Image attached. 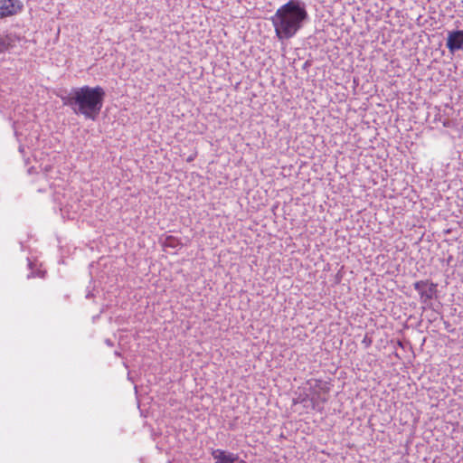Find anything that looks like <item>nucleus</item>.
I'll return each mask as SVG.
<instances>
[{"label": "nucleus", "instance_id": "obj_1", "mask_svg": "<svg viewBox=\"0 0 463 463\" xmlns=\"http://www.w3.org/2000/svg\"><path fill=\"white\" fill-rule=\"evenodd\" d=\"M307 20V5L302 0H288L270 17L276 37L280 42L293 38Z\"/></svg>", "mask_w": 463, "mask_h": 463}, {"label": "nucleus", "instance_id": "obj_2", "mask_svg": "<svg viewBox=\"0 0 463 463\" xmlns=\"http://www.w3.org/2000/svg\"><path fill=\"white\" fill-rule=\"evenodd\" d=\"M106 93L102 87L83 86L73 88L61 99L64 106L70 107L77 115H82L87 119L95 120L103 106Z\"/></svg>", "mask_w": 463, "mask_h": 463}, {"label": "nucleus", "instance_id": "obj_3", "mask_svg": "<svg viewBox=\"0 0 463 463\" xmlns=\"http://www.w3.org/2000/svg\"><path fill=\"white\" fill-rule=\"evenodd\" d=\"M413 286L420 295V302L424 304L432 300L437 293L438 285L429 279L416 281Z\"/></svg>", "mask_w": 463, "mask_h": 463}, {"label": "nucleus", "instance_id": "obj_4", "mask_svg": "<svg viewBox=\"0 0 463 463\" xmlns=\"http://www.w3.org/2000/svg\"><path fill=\"white\" fill-rule=\"evenodd\" d=\"M24 9V4L20 0H0V18L14 16Z\"/></svg>", "mask_w": 463, "mask_h": 463}, {"label": "nucleus", "instance_id": "obj_5", "mask_svg": "<svg viewBox=\"0 0 463 463\" xmlns=\"http://www.w3.org/2000/svg\"><path fill=\"white\" fill-rule=\"evenodd\" d=\"M446 46L451 53L463 48V30L449 31Z\"/></svg>", "mask_w": 463, "mask_h": 463}, {"label": "nucleus", "instance_id": "obj_6", "mask_svg": "<svg viewBox=\"0 0 463 463\" xmlns=\"http://www.w3.org/2000/svg\"><path fill=\"white\" fill-rule=\"evenodd\" d=\"M20 37L13 33H0V53L5 52L16 45Z\"/></svg>", "mask_w": 463, "mask_h": 463}, {"label": "nucleus", "instance_id": "obj_7", "mask_svg": "<svg viewBox=\"0 0 463 463\" xmlns=\"http://www.w3.org/2000/svg\"><path fill=\"white\" fill-rule=\"evenodd\" d=\"M212 456L215 463H235L239 461V456L237 454L227 452L220 449H213Z\"/></svg>", "mask_w": 463, "mask_h": 463}, {"label": "nucleus", "instance_id": "obj_8", "mask_svg": "<svg viewBox=\"0 0 463 463\" xmlns=\"http://www.w3.org/2000/svg\"><path fill=\"white\" fill-rule=\"evenodd\" d=\"M191 160H193V156L188 157V161H191Z\"/></svg>", "mask_w": 463, "mask_h": 463}, {"label": "nucleus", "instance_id": "obj_9", "mask_svg": "<svg viewBox=\"0 0 463 463\" xmlns=\"http://www.w3.org/2000/svg\"><path fill=\"white\" fill-rule=\"evenodd\" d=\"M19 150H20V152H23V147H22V146H20V147H19Z\"/></svg>", "mask_w": 463, "mask_h": 463}]
</instances>
